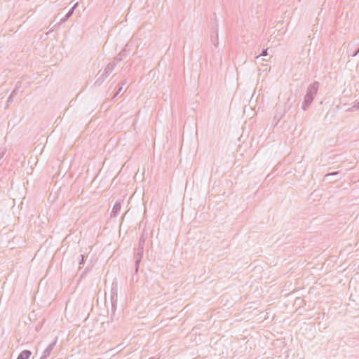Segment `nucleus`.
Returning <instances> with one entry per match:
<instances>
[{"label":"nucleus","mask_w":359,"mask_h":359,"mask_svg":"<svg viewBox=\"0 0 359 359\" xmlns=\"http://www.w3.org/2000/svg\"><path fill=\"white\" fill-rule=\"evenodd\" d=\"M32 353L29 351H23L17 359H29Z\"/></svg>","instance_id":"nucleus-1"}]
</instances>
